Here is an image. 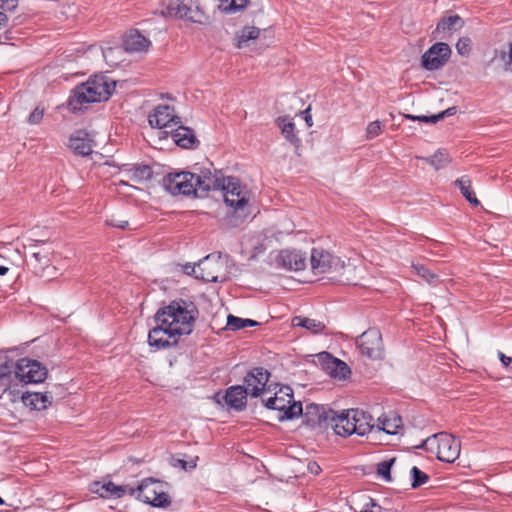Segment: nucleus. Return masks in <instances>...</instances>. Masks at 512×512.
<instances>
[{
	"label": "nucleus",
	"instance_id": "nucleus-1",
	"mask_svg": "<svg viewBox=\"0 0 512 512\" xmlns=\"http://www.w3.org/2000/svg\"><path fill=\"white\" fill-rule=\"evenodd\" d=\"M116 83L109 77L100 74L77 85L67 100V107L73 113L82 111L86 104L106 101L115 91Z\"/></svg>",
	"mask_w": 512,
	"mask_h": 512
},
{
	"label": "nucleus",
	"instance_id": "nucleus-2",
	"mask_svg": "<svg viewBox=\"0 0 512 512\" xmlns=\"http://www.w3.org/2000/svg\"><path fill=\"white\" fill-rule=\"evenodd\" d=\"M198 314L199 311L192 301L179 298L160 308L154 318L167 319L170 328H173V332L182 336L189 335L192 332L193 323Z\"/></svg>",
	"mask_w": 512,
	"mask_h": 512
},
{
	"label": "nucleus",
	"instance_id": "nucleus-3",
	"mask_svg": "<svg viewBox=\"0 0 512 512\" xmlns=\"http://www.w3.org/2000/svg\"><path fill=\"white\" fill-rule=\"evenodd\" d=\"M165 486V482L149 477L136 487L130 486L129 495L153 507L166 508L171 504V498L165 491Z\"/></svg>",
	"mask_w": 512,
	"mask_h": 512
},
{
	"label": "nucleus",
	"instance_id": "nucleus-4",
	"mask_svg": "<svg viewBox=\"0 0 512 512\" xmlns=\"http://www.w3.org/2000/svg\"><path fill=\"white\" fill-rule=\"evenodd\" d=\"M416 448L432 452L436 449L439 461L453 463L460 455L461 442L447 432H439L427 437Z\"/></svg>",
	"mask_w": 512,
	"mask_h": 512
},
{
	"label": "nucleus",
	"instance_id": "nucleus-5",
	"mask_svg": "<svg viewBox=\"0 0 512 512\" xmlns=\"http://www.w3.org/2000/svg\"><path fill=\"white\" fill-rule=\"evenodd\" d=\"M263 403L267 409L280 412L279 422L295 419L302 414V404L300 401H294L293 390L288 385H280L275 395Z\"/></svg>",
	"mask_w": 512,
	"mask_h": 512
},
{
	"label": "nucleus",
	"instance_id": "nucleus-6",
	"mask_svg": "<svg viewBox=\"0 0 512 512\" xmlns=\"http://www.w3.org/2000/svg\"><path fill=\"white\" fill-rule=\"evenodd\" d=\"M221 191L223 192L226 205L233 208L239 217L245 218L248 216L249 192L246 186L241 185L237 177H226L224 188H221Z\"/></svg>",
	"mask_w": 512,
	"mask_h": 512
},
{
	"label": "nucleus",
	"instance_id": "nucleus-7",
	"mask_svg": "<svg viewBox=\"0 0 512 512\" xmlns=\"http://www.w3.org/2000/svg\"><path fill=\"white\" fill-rule=\"evenodd\" d=\"M194 174L189 171L170 172L162 179L163 188L171 195L195 196Z\"/></svg>",
	"mask_w": 512,
	"mask_h": 512
},
{
	"label": "nucleus",
	"instance_id": "nucleus-8",
	"mask_svg": "<svg viewBox=\"0 0 512 512\" xmlns=\"http://www.w3.org/2000/svg\"><path fill=\"white\" fill-rule=\"evenodd\" d=\"M162 14L193 23H203L204 12L196 6L192 8V0H165Z\"/></svg>",
	"mask_w": 512,
	"mask_h": 512
},
{
	"label": "nucleus",
	"instance_id": "nucleus-9",
	"mask_svg": "<svg viewBox=\"0 0 512 512\" xmlns=\"http://www.w3.org/2000/svg\"><path fill=\"white\" fill-rule=\"evenodd\" d=\"M270 372L263 367H253L244 376L243 385L249 391V396L257 398L264 392L273 391L278 384L269 383Z\"/></svg>",
	"mask_w": 512,
	"mask_h": 512
},
{
	"label": "nucleus",
	"instance_id": "nucleus-10",
	"mask_svg": "<svg viewBox=\"0 0 512 512\" xmlns=\"http://www.w3.org/2000/svg\"><path fill=\"white\" fill-rule=\"evenodd\" d=\"M17 367V380L25 384L42 383L48 375L47 367L35 359L21 358L18 360Z\"/></svg>",
	"mask_w": 512,
	"mask_h": 512
},
{
	"label": "nucleus",
	"instance_id": "nucleus-11",
	"mask_svg": "<svg viewBox=\"0 0 512 512\" xmlns=\"http://www.w3.org/2000/svg\"><path fill=\"white\" fill-rule=\"evenodd\" d=\"M155 321L157 325L148 334L149 345L158 350L177 346L178 334L173 332V328H170L167 319L160 318Z\"/></svg>",
	"mask_w": 512,
	"mask_h": 512
},
{
	"label": "nucleus",
	"instance_id": "nucleus-12",
	"mask_svg": "<svg viewBox=\"0 0 512 512\" xmlns=\"http://www.w3.org/2000/svg\"><path fill=\"white\" fill-rule=\"evenodd\" d=\"M194 186L197 188L196 197H206L211 190L224 188L226 177L221 173H213L209 168H199V173H194Z\"/></svg>",
	"mask_w": 512,
	"mask_h": 512
},
{
	"label": "nucleus",
	"instance_id": "nucleus-13",
	"mask_svg": "<svg viewBox=\"0 0 512 512\" xmlns=\"http://www.w3.org/2000/svg\"><path fill=\"white\" fill-rule=\"evenodd\" d=\"M357 346L361 355L371 360L380 359L383 354L382 335L380 331L376 328L366 330L357 340Z\"/></svg>",
	"mask_w": 512,
	"mask_h": 512
},
{
	"label": "nucleus",
	"instance_id": "nucleus-14",
	"mask_svg": "<svg viewBox=\"0 0 512 512\" xmlns=\"http://www.w3.org/2000/svg\"><path fill=\"white\" fill-rule=\"evenodd\" d=\"M300 416H303V423L305 425L313 429L324 430L330 427V422L333 420V410L322 405L310 403L305 406V410H302Z\"/></svg>",
	"mask_w": 512,
	"mask_h": 512
},
{
	"label": "nucleus",
	"instance_id": "nucleus-15",
	"mask_svg": "<svg viewBox=\"0 0 512 512\" xmlns=\"http://www.w3.org/2000/svg\"><path fill=\"white\" fill-rule=\"evenodd\" d=\"M310 264L314 274H324L343 268L344 262L322 248H313Z\"/></svg>",
	"mask_w": 512,
	"mask_h": 512
},
{
	"label": "nucleus",
	"instance_id": "nucleus-16",
	"mask_svg": "<svg viewBox=\"0 0 512 512\" xmlns=\"http://www.w3.org/2000/svg\"><path fill=\"white\" fill-rule=\"evenodd\" d=\"M451 49L447 43L433 44L421 57L424 69L434 71L442 68L449 60Z\"/></svg>",
	"mask_w": 512,
	"mask_h": 512
},
{
	"label": "nucleus",
	"instance_id": "nucleus-17",
	"mask_svg": "<svg viewBox=\"0 0 512 512\" xmlns=\"http://www.w3.org/2000/svg\"><path fill=\"white\" fill-rule=\"evenodd\" d=\"M148 122L152 128L163 129L181 124V118L174 114L173 107L161 104L148 115Z\"/></svg>",
	"mask_w": 512,
	"mask_h": 512
},
{
	"label": "nucleus",
	"instance_id": "nucleus-18",
	"mask_svg": "<svg viewBox=\"0 0 512 512\" xmlns=\"http://www.w3.org/2000/svg\"><path fill=\"white\" fill-rule=\"evenodd\" d=\"M95 141L85 129L75 130L68 139V147L77 156L86 157L92 154Z\"/></svg>",
	"mask_w": 512,
	"mask_h": 512
},
{
	"label": "nucleus",
	"instance_id": "nucleus-19",
	"mask_svg": "<svg viewBox=\"0 0 512 512\" xmlns=\"http://www.w3.org/2000/svg\"><path fill=\"white\" fill-rule=\"evenodd\" d=\"M130 485H116L112 481H94L90 484L89 490L98 494L101 498L119 499L124 495H129Z\"/></svg>",
	"mask_w": 512,
	"mask_h": 512
},
{
	"label": "nucleus",
	"instance_id": "nucleus-20",
	"mask_svg": "<svg viewBox=\"0 0 512 512\" xmlns=\"http://www.w3.org/2000/svg\"><path fill=\"white\" fill-rule=\"evenodd\" d=\"M249 391L243 385L228 387L223 394V401L230 409L243 411L247 406Z\"/></svg>",
	"mask_w": 512,
	"mask_h": 512
},
{
	"label": "nucleus",
	"instance_id": "nucleus-21",
	"mask_svg": "<svg viewBox=\"0 0 512 512\" xmlns=\"http://www.w3.org/2000/svg\"><path fill=\"white\" fill-rule=\"evenodd\" d=\"M276 261L279 266L287 270L300 271L306 267V256L298 250H282Z\"/></svg>",
	"mask_w": 512,
	"mask_h": 512
},
{
	"label": "nucleus",
	"instance_id": "nucleus-22",
	"mask_svg": "<svg viewBox=\"0 0 512 512\" xmlns=\"http://www.w3.org/2000/svg\"><path fill=\"white\" fill-rule=\"evenodd\" d=\"M318 359L334 378L345 379L351 373L349 366L345 362L333 357L328 352L319 353Z\"/></svg>",
	"mask_w": 512,
	"mask_h": 512
},
{
	"label": "nucleus",
	"instance_id": "nucleus-23",
	"mask_svg": "<svg viewBox=\"0 0 512 512\" xmlns=\"http://www.w3.org/2000/svg\"><path fill=\"white\" fill-rule=\"evenodd\" d=\"M330 427L335 434L342 437L357 434L356 424L352 420V416H350V410L342 412L340 415H337L336 412L333 411V420L330 422Z\"/></svg>",
	"mask_w": 512,
	"mask_h": 512
},
{
	"label": "nucleus",
	"instance_id": "nucleus-24",
	"mask_svg": "<svg viewBox=\"0 0 512 512\" xmlns=\"http://www.w3.org/2000/svg\"><path fill=\"white\" fill-rule=\"evenodd\" d=\"M173 141L181 148L195 149L200 142L197 139L194 130L190 127L178 124V127L170 132Z\"/></svg>",
	"mask_w": 512,
	"mask_h": 512
},
{
	"label": "nucleus",
	"instance_id": "nucleus-25",
	"mask_svg": "<svg viewBox=\"0 0 512 512\" xmlns=\"http://www.w3.org/2000/svg\"><path fill=\"white\" fill-rule=\"evenodd\" d=\"M18 360L15 362L7 355H0V386L8 389L17 380L16 371Z\"/></svg>",
	"mask_w": 512,
	"mask_h": 512
},
{
	"label": "nucleus",
	"instance_id": "nucleus-26",
	"mask_svg": "<svg viewBox=\"0 0 512 512\" xmlns=\"http://www.w3.org/2000/svg\"><path fill=\"white\" fill-rule=\"evenodd\" d=\"M350 416H352V420L356 424L357 435L364 436L375 432L376 425L369 413L360 409H351Z\"/></svg>",
	"mask_w": 512,
	"mask_h": 512
},
{
	"label": "nucleus",
	"instance_id": "nucleus-27",
	"mask_svg": "<svg viewBox=\"0 0 512 512\" xmlns=\"http://www.w3.org/2000/svg\"><path fill=\"white\" fill-rule=\"evenodd\" d=\"M21 399L26 407H29L32 410L42 411L52 404L53 397L47 392H25Z\"/></svg>",
	"mask_w": 512,
	"mask_h": 512
},
{
	"label": "nucleus",
	"instance_id": "nucleus-28",
	"mask_svg": "<svg viewBox=\"0 0 512 512\" xmlns=\"http://www.w3.org/2000/svg\"><path fill=\"white\" fill-rule=\"evenodd\" d=\"M151 42L139 33L138 30H130L123 39V47L127 52H143L148 49Z\"/></svg>",
	"mask_w": 512,
	"mask_h": 512
},
{
	"label": "nucleus",
	"instance_id": "nucleus-29",
	"mask_svg": "<svg viewBox=\"0 0 512 512\" xmlns=\"http://www.w3.org/2000/svg\"><path fill=\"white\" fill-rule=\"evenodd\" d=\"M464 20L457 14L442 17L436 25L435 30L432 32L434 38L439 33H453L460 30L464 26Z\"/></svg>",
	"mask_w": 512,
	"mask_h": 512
},
{
	"label": "nucleus",
	"instance_id": "nucleus-30",
	"mask_svg": "<svg viewBox=\"0 0 512 512\" xmlns=\"http://www.w3.org/2000/svg\"><path fill=\"white\" fill-rule=\"evenodd\" d=\"M276 123L285 139L295 148H299L301 140L297 135L292 119L289 116L278 117Z\"/></svg>",
	"mask_w": 512,
	"mask_h": 512
},
{
	"label": "nucleus",
	"instance_id": "nucleus-31",
	"mask_svg": "<svg viewBox=\"0 0 512 512\" xmlns=\"http://www.w3.org/2000/svg\"><path fill=\"white\" fill-rule=\"evenodd\" d=\"M219 264L215 261L212 255H207L197 263L198 274L196 278L202 279L205 282H217L218 276L212 271V265Z\"/></svg>",
	"mask_w": 512,
	"mask_h": 512
},
{
	"label": "nucleus",
	"instance_id": "nucleus-32",
	"mask_svg": "<svg viewBox=\"0 0 512 512\" xmlns=\"http://www.w3.org/2000/svg\"><path fill=\"white\" fill-rule=\"evenodd\" d=\"M292 325L294 327H302L314 334L321 333L325 329V324L319 320L311 319L308 317L295 316L292 319Z\"/></svg>",
	"mask_w": 512,
	"mask_h": 512
},
{
	"label": "nucleus",
	"instance_id": "nucleus-33",
	"mask_svg": "<svg viewBox=\"0 0 512 512\" xmlns=\"http://www.w3.org/2000/svg\"><path fill=\"white\" fill-rule=\"evenodd\" d=\"M455 185L459 188L461 194L466 198V200L472 204L473 206H478L480 204L479 200L475 196V193L471 187V180L468 176H462L461 178L455 181Z\"/></svg>",
	"mask_w": 512,
	"mask_h": 512
},
{
	"label": "nucleus",
	"instance_id": "nucleus-34",
	"mask_svg": "<svg viewBox=\"0 0 512 512\" xmlns=\"http://www.w3.org/2000/svg\"><path fill=\"white\" fill-rule=\"evenodd\" d=\"M129 172L131 173V180L136 182H142L150 180L153 176L152 168L149 165L145 164H136L133 165Z\"/></svg>",
	"mask_w": 512,
	"mask_h": 512
},
{
	"label": "nucleus",
	"instance_id": "nucleus-35",
	"mask_svg": "<svg viewBox=\"0 0 512 512\" xmlns=\"http://www.w3.org/2000/svg\"><path fill=\"white\" fill-rule=\"evenodd\" d=\"M401 425L402 420L399 416L394 417L392 419L385 418L381 421V426L376 425L374 433L384 432L389 435H394L397 434L398 429L401 427Z\"/></svg>",
	"mask_w": 512,
	"mask_h": 512
},
{
	"label": "nucleus",
	"instance_id": "nucleus-36",
	"mask_svg": "<svg viewBox=\"0 0 512 512\" xmlns=\"http://www.w3.org/2000/svg\"><path fill=\"white\" fill-rule=\"evenodd\" d=\"M426 163L435 168V170H440L446 167L450 162L451 158L448 153L438 150L430 157L422 158Z\"/></svg>",
	"mask_w": 512,
	"mask_h": 512
},
{
	"label": "nucleus",
	"instance_id": "nucleus-37",
	"mask_svg": "<svg viewBox=\"0 0 512 512\" xmlns=\"http://www.w3.org/2000/svg\"><path fill=\"white\" fill-rule=\"evenodd\" d=\"M258 325L259 323L252 319H244L232 314L227 317V327L232 331H237L246 327H255Z\"/></svg>",
	"mask_w": 512,
	"mask_h": 512
},
{
	"label": "nucleus",
	"instance_id": "nucleus-38",
	"mask_svg": "<svg viewBox=\"0 0 512 512\" xmlns=\"http://www.w3.org/2000/svg\"><path fill=\"white\" fill-rule=\"evenodd\" d=\"M260 34V29L257 27H244L237 35L238 48L244 47L249 40L257 39Z\"/></svg>",
	"mask_w": 512,
	"mask_h": 512
},
{
	"label": "nucleus",
	"instance_id": "nucleus-39",
	"mask_svg": "<svg viewBox=\"0 0 512 512\" xmlns=\"http://www.w3.org/2000/svg\"><path fill=\"white\" fill-rule=\"evenodd\" d=\"M411 267L419 277L429 284H433L438 280V275L423 264L412 263Z\"/></svg>",
	"mask_w": 512,
	"mask_h": 512
},
{
	"label": "nucleus",
	"instance_id": "nucleus-40",
	"mask_svg": "<svg viewBox=\"0 0 512 512\" xmlns=\"http://www.w3.org/2000/svg\"><path fill=\"white\" fill-rule=\"evenodd\" d=\"M411 476V487L412 489H417L420 486L427 483L430 479L429 475L420 470L417 466H413L410 470Z\"/></svg>",
	"mask_w": 512,
	"mask_h": 512
},
{
	"label": "nucleus",
	"instance_id": "nucleus-41",
	"mask_svg": "<svg viewBox=\"0 0 512 512\" xmlns=\"http://www.w3.org/2000/svg\"><path fill=\"white\" fill-rule=\"evenodd\" d=\"M395 462V458H391L389 460H384L377 464V474L379 477L384 479L387 482L392 480L391 478V468Z\"/></svg>",
	"mask_w": 512,
	"mask_h": 512
},
{
	"label": "nucleus",
	"instance_id": "nucleus-42",
	"mask_svg": "<svg viewBox=\"0 0 512 512\" xmlns=\"http://www.w3.org/2000/svg\"><path fill=\"white\" fill-rule=\"evenodd\" d=\"M457 53L463 57H468L472 50V40L470 37H461L456 43Z\"/></svg>",
	"mask_w": 512,
	"mask_h": 512
},
{
	"label": "nucleus",
	"instance_id": "nucleus-43",
	"mask_svg": "<svg viewBox=\"0 0 512 512\" xmlns=\"http://www.w3.org/2000/svg\"><path fill=\"white\" fill-rule=\"evenodd\" d=\"M403 116L406 119H409L412 121L424 122L427 124H435L439 121V116L437 114L431 115V116H426V115L417 116V115H412V114H404Z\"/></svg>",
	"mask_w": 512,
	"mask_h": 512
},
{
	"label": "nucleus",
	"instance_id": "nucleus-44",
	"mask_svg": "<svg viewBox=\"0 0 512 512\" xmlns=\"http://www.w3.org/2000/svg\"><path fill=\"white\" fill-rule=\"evenodd\" d=\"M220 9L223 12L227 13V14L234 13V12H237V11L244 10L245 9V3L244 4H240L237 0H231L225 6L221 5Z\"/></svg>",
	"mask_w": 512,
	"mask_h": 512
},
{
	"label": "nucleus",
	"instance_id": "nucleus-45",
	"mask_svg": "<svg viewBox=\"0 0 512 512\" xmlns=\"http://www.w3.org/2000/svg\"><path fill=\"white\" fill-rule=\"evenodd\" d=\"M382 131L381 123L379 121L371 122L366 128V136L368 139L377 137Z\"/></svg>",
	"mask_w": 512,
	"mask_h": 512
},
{
	"label": "nucleus",
	"instance_id": "nucleus-46",
	"mask_svg": "<svg viewBox=\"0 0 512 512\" xmlns=\"http://www.w3.org/2000/svg\"><path fill=\"white\" fill-rule=\"evenodd\" d=\"M44 116V108L37 106L29 115L28 122L32 125L39 124Z\"/></svg>",
	"mask_w": 512,
	"mask_h": 512
},
{
	"label": "nucleus",
	"instance_id": "nucleus-47",
	"mask_svg": "<svg viewBox=\"0 0 512 512\" xmlns=\"http://www.w3.org/2000/svg\"><path fill=\"white\" fill-rule=\"evenodd\" d=\"M198 459V457H196L195 459H192L190 461H185L183 459H175L176 463L174 464V466H179L181 467L182 469L184 470H191V469H194L196 467V460Z\"/></svg>",
	"mask_w": 512,
	"mask_h": 512
},
{
	"label": "nucleus",
	"instance_id": "nucleus-48",
	"mask_svg": "<svg viewBox=\"0 0 512 512\" xmlns=\"http://www.w3.org/2000/svg\"><path fill=\"white\" fill-rule=\"evenodd\" d=\"M19 0H0V8L5 11H13L17 8Z\"/></svg>",
	"mask_w": 512,
	"mask_h": 512
},
{
	"label": "nucleus",
	"instance_id": "nucleus-49",
	"mask_svg": "<svg viewBox=\"0 0 512 512\" xmlns=\"http://www.w3.org/2000/svg\"><path fill=\"white\" fill-rule=\"evenodd\" d=\"M106 224L112 227H116L119 229H126L128 227V221L126 220H117L115 218H111L106 220Z\"/></svg>",
	"mask_w": 512,
	"mask_h": 512
},
{
	"label": "nucleus",
	"instance_id": "nucleus-50",
	"mask_svg": "<svg viewBox=\"0 0 512 512\" xmlns=\"http://www.w3.org/2000/svg\"><path fill=\"white\" fill-rule=\"evenodd\" d=\"M376 506V501L371 497H367V501L363 504V507L360 512H372L373 508H375Z\"/></svg>",
	"mask_w": 512,
	"mask_h": 512
},
{
	"label": "nucleus",
	"instance_id": "nucleus-51",
	"mask_svg": "<svg viewBox=\"0 0 512 512\" xmlns=\"http://www.w3.org/2000/svg\"><path fill=\"white\" fill-rule=\"evenodd\" d=\"M183 272L187 275H195L198 274V269H197V264H191V263H186L184 266H183Z\"/></svg>",
	"mask_w": 512,
	"mask_h": 512
},
{
	"label": "nucleus",
	"instance_id": "nucleus-52",
	"mask_svg": "<svg viewBox=\"0 0 512 512\" xmlns=\"http://www.w3.org/2000/svg\"><path fill=\"white\" fill-rule=\"evenodd\" d=\"M456 112H457V107L456 106H452V107H449L446 110L438 113L437 115L439 116V121H440V120L444 119L445 117H449V116L455 115Z\"/></svg>",
	"mask_w": 512,
	"mask_h": 512
},
{
	"label": "nucleus",
	"instance_id": "nucleus-53",
	"mask_svg": "<svg viewBox=\"0 0 512 512\" xmlns=\"http://www.w3.org/2000/svg\"><path fill=\"white\" fill-rule=\"evenodd\" d=\"M498 357L501 361V363L506 367V368H510L511 366V363H512V357H508L506 356L503 352L499 351L498 352Z\"/></svg>",
	"mask_w": 512,
	"mask_h": 512
},
{
	"label": "nucleus",
	"instance_id": "nucleus-54",
	"mask_svg": "<svg viewBox=\"0 0 512 512\" xmlns=\"http://www.w3.org/2000/svg\"><path fill=\"white\" fill-rule=\"evenodd\" d=\"M308 470L311 474L318 475L321 472V467L316 462L308 464Z\"/></svg>",
	"mask_w": 512,
	"mask_h": 512
},
{
	"label": "nucleus",
	"instance_id": "nucleus-55",
	"mask_svg": "<svg viewBox=\"0 0 512 512\" xmlns=\"http://www.w3.org/2000/svg\"><path fill=\"white\" fill-rule=\"evenodd\" d=\"M8 24V17L4 12L0 11V29L5 28Z\"/></svg>",
	"mask_w": 512,
	"mask_h": 512
},
{
	"label": "nucleus",
	"instance_id": "nucleus-56",
	"mask_svg": "<svg viewBox=\"0 0 512 512\" xmlns=\"http://www.w3.org/2000/svg\"><path fill=\"white\" fill-rule=\"evenodd\" d=\"M310 108H307L303 113L305 115L304 119L308 127H311L313 125L312 117L309 114Z\"/></svg>",
	"mask_w": 512,
	"mask_h": 512
},
{
	"label": "nucleus",
	"instance_id": "nucleus-57",
	"mask_svg": "<svg viewBox=\"0 0 512 512\" xmlns=\"http://www.w3.org/2000/svg\"><path fill=\"white\" fill-rule=\"evenodd\" d=\"M32 258H34V259H35L37 262H39V263H41L43 259H44V260H46V261H45V263H47V262H48L47 257H46V256H44V255H41L39 252H35V253H33V254H32Z\"/></svg>",
	"mask_w": 512,
	"mask_h": 512
},
{
	"label": "nucleus",
	"instance_id": "nucleus-58",
	"mask_svg": "<svg viewBox=\"0 0 512 512\" xmlns=\"http://www.w3.org/2000/svg\"><path fill=\"white\" fill-rule=\"evenodd\" d=\"M223 392L222 391H218L214 394V400L218 403V404H222L224 403L223 401Z\"/></svg>",
	"mask_w": 512,
	"mask_h": 512
},
{
	"label": "nucleus",
	"instance_id": "nucleus-59",
	"mask_svg": "<svg viewBox=\"0 0 512 512\" xmlns=\"http://www.w3.org/2000/svg\"><path fill=\"white\" fill-rule=\"evenodd\" d=\"M9 271V268L3 265H0V276H4Z\"/></svg>",
	"mask_w": 512,
	"mask_h": 512
},
{
	"label": "nucleus",
	"instance_id": "nucleus-60",
	"mask_svg": "<svg viewBox=\"0 0 512 512\" xmlns=\"http://www.w3.org/2000/svg\"><path fill=\"white\" fill-rule=\"evenodd\" d=\"M372 512H387V510L382 508L379 504H377V506L373 508Z\"/></svg>",
	"mask_w": 512,
	"mask_h": 512
},
{
	"label": "nucleus",
	"instance_id": "nucleus-61",
	"mask_svg": "<svg viewBox=\"0 0 512 512\" xmlns=\"http://www.w3.org/2000/svg\"><path fill=\"white\" fill-rule=\"evenodd\" d=\"M509 59L510 62L512 63V43L509 44Z\"/></svg>",
	"mask_w": 512,
	"mask_h": 512
},
{
	"label": "nucleus",
	"instance_id": "nucleus-62",
	"mask_svg": "<svg viewBox=\"0 0 512 512\" xmlns=\"http://www.w3.org/2000/svg\"><path fill=\"white\" fill-rule=\"evenodd\" d=\"M240 4H244L245 2V8L247 7V5L249 4V0H237Z\"/></svg>",
	"mask_w": 512,
	"mask_h": 512
},
{
	"label": "nucleus",
	"instance_id": "nucleus-63",
	"mask_svg": "<svg viewBox=\"0 0 512 512\" xmlns=\"http://www.w3.org/2000/svg\"><path fill=\"white\" fill-rule=\"evenodd\" d=\"M162 133L165 134L164 137H167V135L169 134L167 131H163Z\"/></svg>",
	"mask_w": 512,
	"mask_h": 512
},
{
	"label": "nucleus",
	"instance_id": "nucleus-64",
	"mask_svg": "<svg viewBox=\"0 0 512 512\" xmlns=\"http://www.w3.org/2000/svg\"><path fill=\"white\" fill-rule=\"evenodd\" d=\"M4 503L3 499L0 497V505Z\"/></svg>",
	"mask_w": 512,
	"mask_h": 512
}]
</instances>
